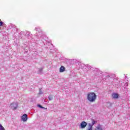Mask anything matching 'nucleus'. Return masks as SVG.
<instances>
[{"label": "nucleus", "instance_id": "9b49d317", "mask_svg": "<svg viewBox=\"0 0 130 130\" xmlns=\"http://www.w3.org/2000/svg\"><path fill=\"white\" fill-rule=\"evenodd\" d=\"M64 70H66V68L63 66H61L59 69V72L60 73H63Z\"/></svg>", "mask_w": 130, "mask_h": 130}, {"label": "nucleus", "instance_id": "aec40b11", "mask_svg": "<svg viewBox=\"0 0 130 130\" xmlns=\"http://www.w3.org/2000/svg\"><path fill=\"white\" fill-rule=\"evenodd\" d=\"M110 107H111V103H110Z\"/></svg>", "mask_w": 130, "mask_h": 130}, {"label": "nucleus", "instance_id": "6ab92c4d", "mask_svg": "<svg viewBox=\"0 0 130 130\" xmlns=\"http://www.w3.org/2000/svg\"><path fill=\"white\" fill-rule=\"evenodd\" d=\"M124 94H125V95H127V91H125L124 92Z\"/></svg>", "mask_w": 130, "mask_h": 130}, {"label": "nucleus", "instance_id": "f03ea898", "mask_svg": "<svg viewBox=\"0 0 130 130\" xmlns=\"http://www.w3.org/2000/svg\"><path fill=\"white\" fill-rule=\"evenodd\" d=\"M97 98V95L94 92H89L87 94V100L89 102H95V100Z\"/></svg>", "mask_w": 130, "mask_h": 130}, {"label": "nucleus", "instance_id": "a211bd4d", "mask_svg": "<svg viewBox=\"0 0 130 130\" xmlns=\"http://www.w3.org/2000/svg\"><path fill=\"white\" fill-rule=\"evenodd\" d=\"M125 86H126V87H127L128 86V84H127V82H126L125 83Z\"/></svg>", "mask_w": 130, "mask_h": 130}, {"label": "nucleus", "instance_id": "2eb2a0df", "mask_svg": "<svg viewBox=\"0 0 130 130\" xmlns=\"http://www.w3.org/2000/svg\"><path fill=\"white\" fill-rule=\"evenodd\" d=\"M107 77H110V78H112V77H114V74H112V75H110V76L108 75Z\"/></svg>", "mask_w": 130, "mask_h": 130}, {"label": "nucleus", "instance_id": "f8f14e48", "mask_svg": "<svg viewBox=\"0 0 130 130\" xmlns=\"http://www.w3.org/2000/svg\"><path fill=\"white\" fill-rule=\"evenodd\" d=\"M48 99L50 101H51V100H53V96L52 95H49L48 96Z\"/></svg>", "mask_w": 130, "mask_h": 130}, {"label": "nucleus", "instance_id": "dca6fc26", "mask_svg": "<svg viewBox=\"0 0 130 130\" xmlns=\"http://www.w3.org/2000/svg\"><path fill=\"white\" fill-rule=\"evenodd\" d=\"M12 29L13 30H15V31H18V29L15 27H14Z\"/></svg>", "mask_w": 130, "mask_h": 130}, {"label": "nucleus", "instance_id": "ddd939ff", "mask_svg": "<svg viewBox=\"0 0 130 130\" xmlns=\"http://www.w3.org/2000/svg\"><path fill=\"white\" fill-rule=\"evenodd\" d=\"M38 107H40V108H42L43 109H47V108L42 107L41 105H38Z\"/></svg>", "mask_w": 130, "mask_h": 130}, {"label": "nucleus", "instance_id": "1a4fd4ad", "mask_svg": "<svg viewBox=\"0 0 130 130\" xmlns=\"http://www.w3.org/2000/svg\"><path fill=\"white\" fill-rule=\"evenodd\" d=\"M118 93H113L112 94V96L114 99H118Z\"/></svg>", "mask_w": 130, "mask_h": 130}, {"label": "nucleus", "instance_id": "f3484780", "mask_svg": "<svg viewBox=\"0 0 130 130\" xmlns=\"http://www.w3.org/2000/svg\"><path fill=\"white\" fill-rule=\"evenodd\" d=\"M43 92H42V90H41V88H40V94H43Z\"/></svg>", "mask_w": 130, "mask_h": 130}, {"label": "nucleus", "instance_id": "9d476101", "mask_svg": "<svg viewBox=\"0 0 130 130\" xmlns=\"http://www.w3.org/2000/svg\"><path fill=\"white\" fill-rule=\"evenodd\" d=\"M95 130H103V127L102 126V125L99 124L96 126V128L95 129Z\"/></svg>", "mask_w": 130, "mask_h": 130}, {"label": "nucleus", "instance_id": "0eeeda50", "mask_svg": "<svg viewBox=\"0 0 130 130\" xmlns=\"http://www.w3.org/2000/svg\"><path fill=\"white\" fill-rule=\"evenodd\" d=\"M27 119H28V115L26 114H23L21 117V120L22 121H27Z\"/></svg>", "mask_w": 130, "mask_h": 130}, {"label": "nucleus", "instance_id": "423d86ee", "mask_svg": "<svg viewBox=\"0 0 130 130\" xmlns=\"http://www.w3.org/2000/svg\"><path fill=\"white\" fill-rule=\"evenodd\" d=\"M21 34H23L25 35V37L28 38V39H30V32L29 31H22Z\"/></svg>", "mask_w": 130, "mask_h": 130}, {"label": "nucleus", "instance_id": "20e7f679", "mask_svg": "<svg viewBox=\"0 0 130 130\" xmlns=\"http://www.w3.org/2000/svg\"><path fill=\"white\" fill-rule=\"evenodd\" d=\"M92 123H89L88 124V128L87 130H93L92 128L93 127V125H94L96 123V121L94 120L93 119H92Z\"/></svg>", "mask_w": 130, "mask_h": 130}, {"label": "nucleus", "instance_id": "f257e3e1", "mask_svg": "<svg viewBox=\"0 0 130 130\" xmlns=\"http://www.w3.org/2000/svg\"><path fill=\"white\" fill-rule=\"evenodd\" d=\"M35 30L36 31H38V33H37V34L35 35V40L37 41H39V40H41L44 42V40L46 38V36H45L44 34H43V32H42V30L41 29H40V27H36Z\"/></svg>", "mask_w": 130, "mask_h": 130}, {"label": "nucleus", "instance_id": "4468645a", "mask_svg": "<svg viewBox=\"0 0 130 130\" xmlns=\"http://www.w3.org/2000/svg\"><path fill=\"white\" fill-rule=\"evenodd\" d=\"M42 73V69H39V74H41Z\"/></svg>", "mask_w": 130, "mask_h": 130}, {"label": "nucleus", "instance_id": "39448f33", "mask_svg": "<svg viewBox=\"0 0 130 130\" xmlns=\"http://www.w3.org/2000/svg\"><path fill=\"white\" fill-rule=\"evenodd\" d=\"M9 107H10L11 109H17V108L18 107V104H17V103H11Z\"/></svg>", "mask_w": 130, "mask_h": 130}, {"label": "nucleus", "instance_id": "7ed1b4c3", "mask_svg": "<svg viewBox=\"0 0 130 130\" xmlns=\"http://www.w3.org/2000/svg\"><path fill=\"white\" fill-rule=\"evenodd\" d=\"M80 68L81 70L83 71V74H86V73H88L89 70L91 69V67L90 65H85L84 64H81Z\"/></svg>", "mask_w": 130, "mask_h": 130}, {"label": "nucleus", "instance_id": "6e6552de", "mask_svg": "<svg viewBox=\"0 0 130 130\" xmlns=\"http://www.w3.org/2000/svg\"><path fill=\"white\" fill-rule=\"evenodd\" d=\"M87 126V122L85 121H82L80 127L81 128H85Z\"/></svg>", "mask_w": 130, "mask_h": 130}]
</instances>
